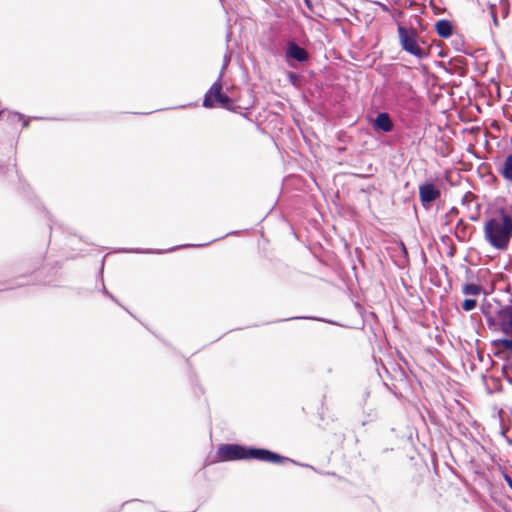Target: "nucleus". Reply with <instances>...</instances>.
Returning <instances> with one entry per match:
<instances>
[{
    "label": "nucleus",
    "instance_id": "obj_25",
    "mask_svg": "<svg viewBox=\"0 0 512 512\" xmlns=\"http://www.w3.org/2000/svg\"><path fill=\"white\" fill-rule=\"evenodd\" d=\"M22 127L27 128L29 126V119H22Z\"/></svg>",
    "mask_w": 512,
    "mask_h": 512
},
{
    "label": "nucleus",
    "instance_id": "obj_20",
    "mask_svg": "<svg viewBox=\"0 0 512 512\" xmlns=\"http://www.w3.org/2000/svg\"><path fill=\"white\" fill-rule=\"evenodd\" d=\"M490 10H491L490 13H491V16H492V19H493V23H494L495 26H498V19H497V16L495 14L494 6L493 5L490 6Z\"/></svg>",
    "mask_w": 512,
    "mask_h": 512
},
{
    "label": "nucleus",
    "instance_id": "obj_5",
    "mask_svg": "<svg viewBox=\"0 0 512 512\" xmlns=\"http://www.w3.org/2000/svg\"><path fill=\"white\" fill-rule=\"evenodd\" d=\"M221 79L222 72H220L217 80L206 92L203 100V106L206 108H212L215 106V102H217L220 107L225 108L227 110H232V99L222 92L223 85Z\"/></svg>",
    "mask_w": 512,
    "mask_h": 512
},
{
    "label": "nucleus",
    "instance_id": "obj_11",
    "mask_svg": "<svg viewBox=\"0 0 512 512\" xmlns=\"http://www.w3.org/2000/svg\"><path fill=\"white\" fill-rule=\"evenodd\" d=\"M498 171L506 180L512 182V153L505 158Z\"/></svg>",
    "mask_w": 512,
    "mask_h": 512
},
{
    "label": "nucleus",
    "instance_id": "obj_33",
    "mask_svg": "<svg viewBox=\"0 0 512 512\" xmlns=\"http://www.w3.org/2000/svg\"><path fill=\"white\" fill-rule=\"evenodd\" d=\"M5 113H6V110H5V109L0 110V116H1V115H4Z\"/></svg>",
    "mask_w": 512,
    "mask_h": 512
},
{
    "label": "nucleus",
    "instance_id": "obj_29",
    "mask_svg": "<svg viewBox=\"0 0 512 512\" xmlns=\"http://www.w3.org/2000/svg\"><path fill=\"white\" fill-rule=\"evenodd\" d=\"M205 244H198V245H192V244H188V245H183L182 247H201V246H204Z\"/></svg>",
    "mask_w": 512,
    "mask_h": 512
},
{
    "label": "nucleus",
    "instance_id": "obj_26",
    "mask_svg": "<svg viewBox=\"0 0 512 512\" xmlns=\"http://www.w3.org/2000/svg\"><path fill=\"white\" fill-rule=\"evenodd\" d=\"M228 62H229V59L227 57L224 58V64L222 66V70L221 72L223 73V70L226 68V66L228 65Z\"/></svg>",
    "mask_w": 512,
    "mask_h": 512
},
{
    "label": "nucleus",
    "instance_id": "obj_12",
    "mask_svg": "<svg viewBox=\"0 0 512 512\" xmlns=\"http://www.w3.org/2000/svg\"><path fill=\"white\" fill-rule=\"evenodd\" d=\"M469 228V225L464 222L463 219H458L456 227H455V237L460 240L464 241L467 238V229Z\"/></svg>",
    "mask_w": 512,
    "mask_h": 512
},
{
    "label": "nucleus",
    "instance_id": "obj_8",
    "mask_svg": "<svg viewBox=\"0 0 512 512\" xmlns=\"http://www.w3.org/2000/svg\"><path fill=\"white\" fill-rule=\"evenodd\" d=\"M372 128L375 132L389 133L394 128V123L387 112H380L371 122Z\"/></svg>",
    "mask_w": 512,
    "mask_h": 512
},
{
    "label": "nucleus",
    "instance_id": "obj_14",
    "mask_svg": "<svg viewBox=\"0 0 512 512\" xmlns=\"http://www.w3.org/2000/svg\"><path fill=\"white\" fill-rule=\"evenodd\" d=\"M476 306L477 301L472 298H466L461 305L462 309L467 312L472 311L473 309H475Z\"/></svg>",
    "mask_w": 512,
    "mask_h": 512
},
{
    "label": "nucleus",
    "instance_id": "obj_7",
    "mask_svg": "<svg viewBox=\"0 0 512 512\" xmlns=\"http://www.w3.org/2000/svg\"><path fill=\"white\" fill-rule=\"evenodd\" d=\"M441 195V191L431 182L419 186V198L424 208H429Z\"/></svg>",
    "mask_w": 512,
    "mask_h": 512
},
{
    "label": "nucleus",
    "instance_id": "obj_17",
    "mask_svg": "<svg viewBox=\"0 0 512 512\" xmlns=\"http://www.w3.org/2000/svg\"><path fill=\"white\" fill-rule=\"evenodd\" d=\"M7 119L11 123L19 122V121H21L23 119V115L18 113V112L8 111L7 112Z\"/></svg>",
    "mask_w": 512,
    "mask_h": 512
},
{
    "label": "nucleus",
    "instance_id": "obj_24",
    "mask_svg": "<svg viewBox=\"0 0 512 512\" xmlns=\"http://www.w3.org/2000/svg\"><path fill=\"white\" fill-rule=\"evenodd\" d=\"M302 318L303 317H290V318H285V319L277 320L276 322L290 321V320L302 319Z\"/></svg>",
    "mask_w": 512,
    "mask_h": 512
},
{
    "label": "nucleus",
    "instance_id": "obj_3",
    "mask_svg": "<svg viewBox=\"0 0 512 512\" xmlns=\"http://www.w3.org/2000/svg\"><path fill=\"white\" fill-rule=\"evenodd\" d=\"M480 310L490 330L512 336V302L502 304L495 298L484 300Z\"/></svg>",
    "mask_w": 512,
    "mask_h": 512
},
{
    "label": "nucleus",
    "instance_id": "obj_16",
    "mask_svg": "<svg viewBox=\"0 0 512 512\" xmlns=\"http://www.w3.org/2000/svg\"><path fill=\"white\" fill-rule=\"evenodd\" d=\"M502 373L507 380L512 383V363H505L502 366Z\"/></svg>",
    "mask_w": 512,
    "mask_h": 512
},
{
    "label": "nucleus",
    "instance_id": "obj_28",
    "mask_svg": "<svg viewBox=\"0 0 512 512\" xmlns=\"http://www.w3.org/2000/svg\"><path fill=\"white\" fill-rule=\"evenodd\" d=\"M307 8L312 9V3L311 0H303Z\"/></svg>",
    "mask_w": 512,
    "mask_h": 512
},
{
    "label": "nucleus",
    "instance_id": "obj_34",
    "mask_svg": "<svg viewBox=\"0 0 512 512\" xmlns=\"http://www.w3.org/2000/svg\"><path fill=\"white\" fill-rule=\"evenodd\" d=\"M24 285L23 283L16 284L17 287Z\"/></svg>",
    "mask_w": 512,
    "mask_h": 512
},
{
    "label": "nucleus",
    "instance_id": "obj_15",
    "mask_svg": "<svg viewBox=\"0 0 512 512\" xmlns=\"http://www.w3.org/2000/svg\"><path fill=\"white\" fill-rule=\"evenodd\" d=\"M396 86H397L398 90L402 93H410L413 90L412 85L409 82L404 81V80L398 81L396 83Z\"/></svg>",
    "mask_w": 512,
    "mask_h": 512
},
{
    "label": "nucleus",
    "instance_id": "obj_19",
    "mask_svg": "<svg viewBox=\"0 0 512 512\" xmlns=\"http://www.w3.org/2000/svg\"><path fill=\"white\" fill-rule=\"evenodd\" d=\"M102 293L106 296H108L110 299H112L114 302L118 303V300L106 289V287L103 285Z\"/></svg>",
    "mask_w": 512,
    "mask_h": 512
},
{
    "label": "nucleus",
    "instance_id": "obj_23",
    "mask_svg": "<svg viewBox=\"0 0 512 512\" xmlns=\"http://www.w3.org/2000/svg\"><path fill=\"white\" fill-rule=\"evenodd\" d=\"M402 253L404 254V257H407L408 252L403 242L400 243Z\"/></svg>",
    "mask_w": 512,
    "mask_h": 512
},
{
    "label": "nucleus",
    "instance_id": "obj_35",
    "mask_svg": "<svg viewBox=\"0 0 512 512\" xmlns=\"http://www.w3.org/2000/svg\"><path fill=\"white\" fill-rule=\"evenodd\" d=\"M176 248H177V247H175V248H170L168 251H173V250H175Z\"/></svg>",
    "mask_w": 512,
    "mask_h": 512
},
{
    "label": "nucleus",
    "instance_id": "obj_32",
    "mask_svg": "<svg viewBox=\"0 0 512 512\" xmlns=\"http://www.w3.org/2000/svg\"><path fill=\"white\" fill-rule=\"evenodd\" d=\"M234 234H237V232H236V231L229 232V233H227V234H226V236H228V235H234Z\"/></svg>",
    "mask_w": 512,
    "mask_h": 512
},
{
    "label": "nucleus",
    "instance_id": "obj_9",
    "mask_svg": "<svg viewBox=\"0 0 512 512\" xmlns=\"http://www.w3.org/2000/svg\"><path fill=\"white\" fill-rule=\"evenodd\" d=\"M493 347L496 349L495 355L501 356L506 353L512 355V337L500 338L492 342Z\"/></svg>",
    "mask_w": 512,
    "mask_h": 512
},
{
    "label": "nucleus",
    "instance_id": "obj_27",
    "mask_svg": "<svg viewBox=\"0 0 512 512\" xmlns=\"http://www.w3.org/2000/svg\"><path fill=\"white\" fill-rule=\"evenodd\" d=\"M42 262H43V257L38 259L37 263L34 265V270H36Z\"/></svg>",
    "mask_w": 512,
    "mask_h": 512
},
{
    "label": "nucleus",
    "instance_id": "obj_21",
    "mask_svg": "<svg viewBox=\"0 0 512 512\" xmlns=\"http://www.w3.org/2000/svg\"><path fill=\"white\" fill-rule=\"evenodd\" d=\"M288 78H289L290 82L293 83V84H295L296 81L298 80V76L295 73H293V72H290L288 74Z\"/></svg>",
    "mask_w": 512,
    "mask_h": 512
},
{
    "label": "nucleus",
    "instance_id": "obj_13",
    "mask_svg": "<svg viewBox=\"0 0 512 512\" xmlns=\"http://www.w3.org/2000/svg\"><path fill=\"white\" fill-rule=\"evenodd\" d=\"M482 291V287L478 284L468 283L462 288V293L465 295H478Z\"/></svg>",
    "mask_w": 512,
    "mask_h": 512
},
{
    "label": "nucleus",
    "instance_id": "obj_30",
    "mask_svg": "<svg viewBox=\"0 0 512 512\" xmlns=\"http://www.w3.org/2000/svg\"><path fill=\"white\" fill-rule=\"evenodd\" d=\"M133 252H141L140 250H133ZM143 253H152L153 251L152 250H145V251H142Z\"/></svg>",
    "mask_w": 512,
    "mask_h": 512
},
{
    "label": "nucleus",
    "instance_id": "obj_18",
    "mask_svg": "<svg viewBox=\"0 0 512 512\" xmlns=\"http://www.w3.org/2000/svg\"><path fill=\"white\" fill-rule=\"evenodd\" d=\"M458 212L459 211L457 208H455V207L450 208V210L445 214V218H446L445 224L448 225L449 220H451L453 217H456L458 215Z\"/></svg>",
    "mask_w": 512,
    "mask_h": 512
},
{
    "label": "nucleus",
    "instance_id": "obj_22",
    "mask_svg": "<svg viewBox=\"0 0 512 512\" xmlns=\"http://www.w3.org/2000/svg\"><path fill=\"white\" fill-rule=\"evenodd\" d=\"M504 479H505L506 483L508 484L509 488L512 490V477H510L509 475L505 474L504 475Z\"/></svg>",
    "mask_w": 512,
    "mask_h": 512
},
{
    "label": "nucleus",
    "instance_id": "obj_6",
    "mask_svg": "<svg viewBox=\"0 0 512 512\" xmlns=\"http://www.w3.org/2000/svg\"><path fill=\"white\" fill-rule=\"evenodd\" d=\"M285 58L290 67H294L292 61L303 64L309 61V53L299 46L294 40H289L285 49Z\"/></svg>",
    "mask_w": 512,
    "mask_h": 512
},
{
    "label": "nucleus",
    "instance_id": "obj_1",
    "mask_svg": "<svg viewBox=\"0 0 512 512\" xmlns=\"http://www.w3.org/2000/svg\"><path fill=\"white\" fill-rule=\"evenodd\" d=\"M217 456L222 461L255 459L271 463L292 462L296 464L294 460H291L288 457L282 456L268 449L246 447L240 444L220 445L217 449Z\"/></svg>",
    "mask_w": 512,
    "mask_h": 512
},
{
    "label": "nucleus",
    "instance_id": "obj_4",
    "mask_svg": "<svg viewBox=\"0 0 512 512\" xmlns=\"http://www.w3.org/2000/svg\"><path fill=\"white\" fill-rule=\"evenodd\" d=\"M399 42L402 49L418 59H424L428 53L418 44V33L412 27L398 25Z\"/></svg>",
    "mask_w": 512,
    "mask_h": 512
},
{
    "label": "nucleus",
    "instance_id": "obj_2",
    "mask_svg": "<svg viewBox=\"0 0 512 512\" xmlns=\"http://www.w3.org/2000/svg\"><path fill=\"white\" fill-rule=\"evenodd\" d=\"M486 241L498 250H505L512 237V217L505 209L493 212L484 225Z\"/></svg>",
    "mask_w": 512,
    "mask_h": 512
},
{
    "label": "nucleus",
    "instance_id": "obj_10",
    "mask_svg": "<svg viewBox=\"0 0 512 512\" xmlns=\"http://www.w3.org/2000/svg\"><path fill=\"white\" fill-rule=\"evenodd\" d=\"M435 30L438 34V36L442 38H448L452 35L453 32V25L451 21L446 19L438 20L435 23Z\"/></svg>",
    "mask_w": 512,
    "mask_h": 512
},
{
    "label": "nucleus",
    "instance_id": "obj_31",
    "mask_svg": "<svg viewBox=\"0 0 512 512\" xmlns=\"http://www.w3.org/2000/svg\"><path fill=\"white\" fill-rule=\"evenodd\" d=\"M356 176L359 177V178H366L367 177V175H364V174H356Z\"/></svg>",
    "mask_w": 512,
    "mask_h": 512
}]
</instances>
